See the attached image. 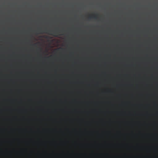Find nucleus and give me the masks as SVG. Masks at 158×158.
Wrapping results in <instances>:
<instances>
[{"label":"nucleus","mask_w":158,"mask_h":158,"mask_svg":"<svg viewBox=\"0 0 158 158\" xmlns=\"http://www.w3.org/2000/svg\"><path fill=\"white\" fill-rule=\"evenodd\" d=\"M91 18H94L96 19H97V14H94L92 16H89V19H91Z\"/></svg>","instance_id":"nucleus-1"},{"label":"nucleus","mask_w":158,"mask_h":158,"mask_svg":"<svg viewBox=\"0 0 158 158\" xmlns=\"http://www.w3.org/2000/svg\"><path fill=\"white\" fill-rule=\"evenodd\" d=\"M45 31H49V32H52V31H51V30H46V29H45Z\"/></svg>","instance_id":"nucleus-2"},{"label":"nucleus","mask_w":158,"mask_h":158,"mask_svg":"<svg viewBox=\"0 0 158 158\" xmlns=\"http://www.w3.org/2000/svg\"><path fill=\"white\" fill-rule=\"evenodd\" d=\"M50 35H54V36H55V37H57V36L56 35H53L52 34V33H50Z\"/></svg>","instance_id":"nucleus-3"},{"label":"nucleus","mask_w":158,"mask_h":158,"mask_svg":"<svg viewBox=\"0 0 158 158\" xmlns=\"http://www.w3.org/2000/svg\"><path fill=\"white\" fill-rule=\"evenodd\" d=\"M41 29H39L38 30V31L39 32H41Z\"/></svg>","instance_id":"nucleus-4"},{"label":"nucleus","mask_w":158,"mask_h":158,"mask_svg":"<svg viewBox=\"0 0 158 158\" xmlns=\"http://www.w3.org/2000/svg\"><path fill=\"white\" fill-rule=\"evenodd\" d=\"M54 34H57V33L56 32H54Z\"/></svg>","instance_id":"nucleus-5"},{"label":"nucleus","mask_w":158,"mask_h":158,"mask_svg":"<svg viewBox=\"0 0 158 158\" xmlns=\"http://www.w3.org/2000/svg\"><path fill=\"white\" fill-rule=\"evenodd\" d=\"M44 33H47V34H48V33L47 32H45Z\"/></svg>","instance_id":"nucleus-6"}]
</instances>
